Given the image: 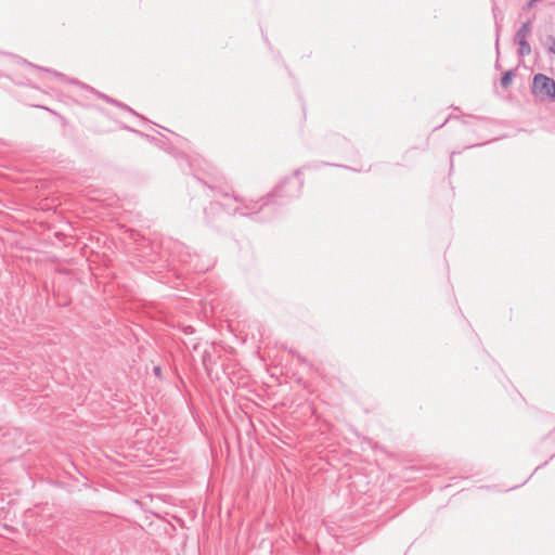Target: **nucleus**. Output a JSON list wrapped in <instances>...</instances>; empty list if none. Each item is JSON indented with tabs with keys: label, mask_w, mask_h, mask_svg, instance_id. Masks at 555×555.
<instances>
[{
	"label": "nucleus",
	"mask_w": 555,
	"mask_h": 555,
	"mask_svg": "<svg viewBox=\"0 0 555 555\" xmlns=\"http://www.w3.org/2000/svg\"><path fill=\"white\" fill-rule=\"evenodd\" d=\"M532 93L538 96L555 99V80L543 74L534 75Z\"/></svg>",
	"instance_id": "f257e3e1"
},
{
	"label": "nucleus",
	"mask_w": 555,
	"mask_h": 555,
	"mask_svg": "<svg viewBox=\"0 0 555 555\" xmlns=\"http://www.w3.org/2000/svg\"><path fill=\"white\" fill-rule=\"evenodd\" d=\"M532 21L528 20L524 23L515 35V41H527L531 35Z\"/></svg>",
	"instance_id": "f03ea898"
},
{
	"label": "nucleus",
	"mask_w": 555,
	"mask_h": 555,
	"mask_svg": "<svg viewBox=\"0 0 555 555\" xmlns=\"http://www.w3.org/2000/svg\"><path fill=\"white\" fill-rule=\"evenodd\" d=\"M515 42L518 46L517 54L520 57H525L531 53V47H530L528 40L527 41H515Z\"/></svg>",
	"instance_id": "7ed1b4c3"
},
{
	"label": "nucleus",
	"mask_w": 555,
	"mask_h": 555,
	"mask_svg": "<svg viewBox=\"0 0 555 555\" xmlns=\"http://www.w3.org/2000/svg\"><path fill=\"white\" fill-rule=\"evenodd\" d=\"M513 75H514V73H513V70H512V69L506 70V72L502 75V77H501V86H502L503 88H508V87H509V85L512 83Z\"/></svg>",
	"instance_id": "20e7f679"
},
{
	"label": "nucleus",
	"mask_w": 555,
	"mask_h": 555,
	"mask_svg": "<svg viewBox=\"0 0 555 555\" xmlns=\"http://www.w3.org/2000/svg\"><path fill=\"white\" fill-rule=\"evenodd\" d=\"M95 93H96L101 99H103L104 101H106V102H108V103H112V104H114V105H119V103H118L116 100L111 99L109 96H107V95H105V94H103V93H101V92H98V91H96Z\"/></svg>",
	"instance_id": "39448f33"
},
{
	"label": "nucleus",
	"mask_w": 555,
	"mask_h": 555,
	"mask_svg": "<svg viewBox=\"0 0 555 555\" xmlns=\"http://www.w3.org/2000/svg\"><path fill=\"white\" fill-rule=\"evenodd\" d=\"M547 40H548V42H551V46L548 48V52L552 53V54H555V37L554 36H548Z\"/></svg>",
	"instance_id": "423d86ee"
},
{
	"label": "nucleus",
	"mask_w": 555,
	"mask_h": 555,
	"mask_svg": "<svg viewBox=\"0 0 555 555\" xmlns=\"http://www.w3.org/2000/svg\"><path fill=\"white\" fill-rule=\"evenodd\" d=\"M500 25L496 24V34H495V49L496 53H499V40H500Z\"/></svg>",
	"instance_id": "0eeeda50"
},
{
	"label": "nucleus",
	"mask_w": 555,
	"mask_h": 555,
	"mask_svg": "<svg viewBox=\"0 0 555 555\" xmlns=\"http://www.w3.org/2000/svg\"><path fill=\"white\" fill-rule=\"evenodd\" d=\"M153 372H154V375H155V376H157V377H159V378L162 377V369H160V366H155V367L153 369Z\"/></svg>",
	"instance_id": "6e6552de"
},
{
	"label": "nucleus",
	"mask_w": 555,
	"mask_h": 555,
	"mask_svg": "<svg viewBox=\"0 0 555 555\" xmlns=\"http://www.w3.org/2000/svg\"><path fill=\"white\" fill-rule=\"evenodd\" d=\"M219 207H220L219 203H211L209 208H210V210H217Z\"/></svg>",
	"instance_id": "1a4fd4ad"
},
{
	"label": "nucleus",
	"mask_w": 555,
	"mask_h": 555,
	"mask_svg": "<svg viewBox=\"0 0 555 555\" xmlns=\"http://www.w3.org/2000/svg\"><path fill=\"white\" fill-rule=\"evenodd\" d=\"M184 333L185 334H192L193 333V328L191 326H188V327H185Z\"/></svg>",
	"instance_id": "9d476101"
},
{
	"label": "nucleus",
	"mask_w": 555,
	"mask_h": 555,
	"mask_svg": "<svg viewBox=\"0 0 555 555\" xmlns=\"http://www.w3.org/2000/svg\"><path fill=\"white\" fill-rule=\"evenodd\" d=\"M296 357H297V359H298L299 361H301V362H304V363L306 362L305 358H304V357H301L300 354H296Z\"/></svg>",
	"instance_id": "9b49d317"
},
{
	"label": "nucleus",
	"mask_w": 555,
	"mask_h": 555,
	"mask_svg": "<svg viewBox=\"0 0 555 555\" xmlns=\"http://www.w3.org/2000/svg\"><path fill=\"white\" fill-rule=\"evenodd\" d=\"M56 76L63 77V74L55 73Z\"/></svg>",
	"instance_id": "f8f14e48"
}]
</instances>
